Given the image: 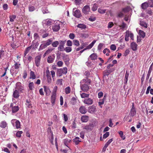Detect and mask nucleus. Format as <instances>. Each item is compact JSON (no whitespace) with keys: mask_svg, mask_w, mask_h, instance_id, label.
<instances>
[{"mask_svg":"<svg viewBox=\"0 0 153 153\" xmlns=\"http://www.w3.org/2000/svg\"><path fill=\"white\" fill-rule=\"evenodd\" d=\"M47 46L46 45L44 42L41 44L40 46L39 51H40L46 48Z\"/></svg>","mask_w":153,"mask_h":153,"instance_id":"obj_34","label":"nucleus"},{"mask_svg":"<svg viewBox=\"0 0 153 153\" xmlns=\"http://www.w3.org/2000/svg\"><path fill=\"white\" fill-rule=\"evenodd\" d=\"M0 127L2 128H6L7 127V124L5 121H2L0 123Z\"/></svg>","mask_w":153,"mask_h":153,"instance_id":"obj_21","label":"nucleus"},{"mask_svg":"<svg viewBox=\"0 0 153 153\" xmlns=\"http://www.w3.org/2000/svg\"><path fill=\"white\" fill-rule=\"evenodd\" d=\"M16 16L15 15H13L12 16H10L9 17L10 19V21L11 22H13L14 21V19L16 18Z\"/></svg>","mask_w":153,"mask_h":153,"instance_id":"obj_44","label":"nucleus"},{"mask_svg":"<svg viewBox=\"0 0 153 153\" xmlns=\"http://www.w3.org/2000/svg\"><path fill=\"white\" fill-rule=\"evenodd\" d=\"M83 102L85 104L91 105L93 103V100L91 98L88 97L85 98Z\"/></svg>","mask_w":153,"mask_h":153,"instance_id":"obj_12","label":"nucleus"},{"mask_svg":"<svg viewBox=\"0 0 153 153\" xmlns=\"http://www.w3.org/2000/svg\"><path fill=\"white\" fill-rule=\"evenodd\" d=\"M89 95V94H86L85 93H83L80 94L81 97L82 98H87L88 97Z\"/></svg>","mask_w":153,"mask_h":153,"instance_id":"obj_39","label":"nucleus"},{"mask_svg":"<svg viewBox=\"0 0 153 153\" xmlns=\"http://www.w3.org/2000/svg\"><path fill=\"white\" fill-rule=\"evenodd\" d=\"M140 25L141 26L144 27L145 28H146L147 26V24L145 22L143 21H140Z\"/></svg>","mask_w":153,"mask_h":153,"instance_id":"obj_47","label":"nucleus"},{"mask_svg":"<svg viewBox=\"0 0 153 153\" xmlns=\"http://www.w3.org/2000/svg\"><path fill=\"white\" fill-rule=\"evenodd\" d=\"M137 45L135 42H132L131 44V48L133 51L137 50Z\"/></svg>","mask_w":153,"mask_h":153,"instance_id":"obj_20","label":"nucleus"},{"mask_svg":"<svg viewBox=\"0 0 153 153\" xmlns=\"http://www.w3.org/2000/svg\"><path fill=\"white\" fill-rule=\"evenodd\" d=\"M41 56L38 55L36 56L35 58V62L37 67H39L40 64Z\"/></svg>","mask_w":153,"mask_h":153,"instance_id":"obj_11","label":"nucleus"},{"mask_svg":"<svg viewBox=\"0 0 153 153\" xmlns=\"http://www.w3.org/2000/svg\"><path fill=\"white\" fill-rule=\"evenodd\" d=\"M28 87L30 90H32L34 88V84L33 82H31L29 84Z\"/></svg>","mask_w":153,"mask_h":153,"instance_id":"obj_40","label":"nucleus"},{"mask_svg":"<svg viewBox=\"0 0 153 153\" xmlns=\"http://www.w3.org/2000/svg\"><path fill=\"white\" fill-rule=\"evenodd\" d=\"M19 92L18 91L16 90H14L13 96L15 98L17 99L19 96Z\"/></svg>","mask_w":153,"mask_h":153,"instance_id":"obj_19","label":"nucleus"},{"mask_svg":"<svg viewBox=\"0 0 153 153\" xmlns=\"http://www.w3.org/2000/svg\"><path fill=\"white\" fill-rule=\"evenodd\" d=\"M134 9V7L131 4H129L125 8L123 9L122 10H133Z\"/></svg>","mask_w":153,"mask_h":153,"instance_id":"obj_28","label":"nucleus"},{"mask_svg":"<svg viewBox=\"0 0 153 153\" xmlns=\"http://www.w3.org/2000/svg\"><path fill=\"white\" fill-rule=\"evenodd\" d=\"M62 58L63 60L65 62H66L69 61V59L68 56L65 54H62Z\"/></svg>","mask_w":153,"mask_h":153,"instance_id":"obj_30","label":"nucleus"},{"mask_svg":"<svg viewBox=\"0 0 153 153\" xmlns=\"http://www.w3.org/2000/svg\"><path fill=\"white\" fill-rule=\"evenodd\" d=\"M129 76V73L126 71L125 75V77L124 79V84H126L127 83L128 78Z\"/></svg>","mask_w":153,"mask_h":153,"instance_id":"obj_26","label":"nucleus"},{"mask_svg":"<svg viewBox=\"0 0 153 153\" xmlns=\"http://www.w3.org/2000/svg\"><path fill=\"white\" fill-rule=\"evenodd\" d=\"M53 50V49L52 48H49L48 50H47L45 52L47 54H48L51 53L52 51Z\"/></svg>","mask_w":153,"mask_h":153,"instance_id":"obj_52","label":"nucleus"},{"mask_svg":"<svg viewBox=\"0 0 153 153\" xmlns=\"http://www.w3.org/2000/svg\"><path fill=\"white\" fill-rule=\"evenodd\" d=\"M79 112L82 114H85L87 112V109L84 106H81L79 109Z\"/></svg>","mask_w":153,"mask_h":153,"instance_id":"obj_18","label":"nucleus"},{"mask_svg":"<svg viewBox=\"0 0 153 153\" xmlns=\"http://www.w3.org/2000/svg\"><path fill=\"white\" fill-rule=\"evenodd\" d=\"M96 42V40H94L93 41L90 45H89L85 48V50H87L91 49L94 46Z\"/></svg>","mask_w":153,"mask_h":153,"instance_id":"obj_25","label":"nucleus"},{"mask_svg":"<svg viewBox=\"0 0 153 153\" xmlns=\"http://www.w3.org/2000/svg\"><path fill=\"white\" fill-rule=\"evenodd\" d=\"M11 123L14 127H15L17 128L20 127V123L19 121L16 119H13L11 120Z\"/></svg>","mask_w":153,"mask_h":153,"instance_id":"obj_7","label":"nucleus"},{"mask_svg":"<svg viewBox=\"0 0 153 153\" xmlns=\"http://www.w3.org/2000/svg\"><path fill=\"white\" fill-rule=\"evenodd\" d=\"M128 10H123L122 12L119 13L118 14V16L119 17H122L124 16V13L126 12Z\"/></svg>","mask_w":153,"mask_h":153,"instance_id":"obj_38","label":"nucleus"},{"mask_svg":"<svg viewBox=\"0 0 153 153\" xmlns=\"http://www.w3.org/2000/svg\"><path fill=\"white\" fill-rule=\"evenodd\" d=\"M39 45V43L37 42H36L35 40H34L33 41L30 46L33 49L35 50L37 48Z\"/></svg>","mask_w":153,"mask_h":153,"instance_id":"obj_13","label":"nucleus"},{"mask_svg":"<svg viewBox=\"0 0 153 153\" xmlns=\"http://www.w3.org/2000/svg\"><path fill=\"white\" fill-rule=\"evenodd\" d=\"M109 135V133L108 132H107L105 134H104L103 136V138H106Z\"/></svg>","mask_w":153,"mask_h":153,"instance_id":"obj_61","label":"nucleus"},{"mask_svg":"<svg viewBox=\"0 0 153 153\" xmlns=\"http://www.w3.org/2000/svg\"><path fill=\"white\" fill-rule=\"evenodd\" d=\"M77 27L81 29H85L86 28V25L83 24H79L77 25Z\"/></svg>","mask_w":153,"mask_h":153,"instance_id":"obj_42","label":"nucleus"},{"mask_svg":"<svg viewBox=\"0 0 153 153\" xmlns=\"http://www.w3.org/2000/svg\"><path fill=\"white\" fill-rule=\"evenodd\" d=\"M25 105L26 107L28 108L32 107V105L31 103V101L29 100H27L25 103Z\"/></svg>","mask_w":153,"mask_h":153,"instance_id":"obj_29","label":"nucleus"},{"mask_svg":"<svg viewBox=\"0 0 153 153\" xmlns=\"http://www.w3.org/2000/svg\"><path fill=\"white\" fill-rule=\"evenodd\" d=\"M79 137H76L73 140V141L75 143L76 145H78L81 142V141L79 140Z\"/></svg>","mask_w":153,"mask_h":153,"instance_id":"obj_33","label":"nucleus"},{"mask_svg":"<svg viewBox=\"0 0 153 153\" xmlns=\"http://www.w3.org/2000/svg\"><path fill=\"white\" fill-rule=\"evenodd\" d=\"M71 128L73 129H74L76 128V124L75 122V121H73V123L71 125Z\"/></svg>","mask_w":153,"mask_h":153,"instance_id":"obj_49","label":"nucleus"},{"mask_svg":"<svg viewBox=\"0 0 153 153\" xmlns=\"http://www.w3.org/2000/svg\"><path fill=\"white\" fill-rule=\"evenodd\" d=\"M91 83V80L89 78L83 79L80 81V88L82 91L84 92H87L89 89V85Z\"/></svg>","mask_w":153,"mask_h":153,"instance_id":"obj_1","label":"nucleus"},{"mask_svg":"<svg viewBox=\"0 0 153 153\" xmlns=\"http://www.w3.org/2000/svg\"><path fill=\"white\" fill-rule=\"evenodd\" d=\"M71 140L68 139H65L64 140V144L66 146H67L69 143H70Z\"/></svg>","mask_w":153,"mask_h":153,"instance_id":"obj_41","label":"nucleus"},{"mask_svg":"<svg viewBox=\"0 0 153 153\" xmlns=\"http://www.w3.org/2000/svg\"><path fill=\"white\" fill-rule=\"evenodd\" d=\"M82 0H75L74 2L76 5H79L81 3Z\"/></svg>","mask_w":153,"mask_h":153,"instance_id":"obj_58","label":"nucleus"},{"mask_svg":"<svg viewBox=\"0 0 153 153\" xmlns=\"http://www.w3.org/2000/svg\"><path fill=\"white\" fill-rule=\"evenodd\" d=\"M51 23L52 20L49 19L44 20L42 22L43 25L46 28H48L50 25H51Z\"/></svg>","mask_w":153,"mask_h":153,"instance_id":"obj_6","label":"nucleus"},{"mask_svg":"<svg viewBox=\"0 0 153 153\" xmlns=\"http://www.w3.org/2000/svg\"><path fill=\"white\" fill-rule=\"evenodd\" d=\"M110 48L111 50L114 51L116 49V47L115 45L112 44L111 45Z\"/></svg>","mask_w":153,"mask_h":153,"instance_id":"obj_54","label":"nucleus"},{"mask_svg":"<svg viewBox=\"0 0 153 153\" xmlns=\"http://www.w3.org/2000/svg\"><path fill=\"white\" fill-rule=\"evenodd\" d=\"M73 14L75 17L78 18L81 16L80 10H75L74 11H73Z\"/></svg>","mask_w":153,"mask_h":153,"instance_id":"obj_15","label":"nucleus"},{"mask_svg":"<svg viewBox=\"0 0 153 153\" xmlns=\"http://www.w3.org/2000/svg\"><path fill=\"white\" fill-rule=\"evenodd\" d=\"M15 104L13 103L10 104V107L11 108L12 112L13 113H15L19 110V107L18 105H14Z\"/></svg>","mask_w":153,"mask_h":153,"instance_id":"obj_9","label":"nucleus"},{"mask_svg":"<svg viewBox=\"0 0 153 153\" xmlns=\"http://www.w3.org/2000/svg\"><path fill=\"white\" fill-rule=\"evenodd\" d=\"M97 56L96 53H93L90 56L88 59L90 58L92 60H95L97 59Z\"/></svg>","mask_w":153,"mask_h":153,"instance_id":"obj_23","label":"nucleus"},{"mask_svg":"<svg viewBox=\"0 0 153 153\" xmlns=\"http://www.w3.org/2000/svg\"><path fill=\"white\" fill-rule=\"evenodd\" d=\"M136 114V111L135 108L134 106V103H133L132 104V108L131 109L130 112L129 114V115L133 117Z\"/></svg>","mask_w":153,"mask_h":153,"instance_id":"obj_10","label":"nucleus"},{"mask_svg":"<svg viewBox=\"0 0 153 153\" xmlns=\"http://www.w3.org/2000/svg\"><path fill=\"white\" fill-rule=\"evenodd\" d=\"M52 40L51 39H48V40L44 42L46 45L48 46L50 45L52 42Z\"/></svg>","mask_w":153,"mask_h":153,"instance_id":"obj_31","label":"nucleus"},{"mask_svg":"<svg viewBox=\"0 0 153 153\" xmlns=\"http://www.w3.org/2000/svg\"><path fill=\"white\" fill-rule=\"evenodd\" d=\"M142 38H144L145 36V33L143 31L139 30L138 32Z\"/></svg>","mask_w":153,"mask_h":153,"instance_id":"obj_36","label":"nucleus"},{"mask_svg":"<svg viewBox=\"0 0 153 153\" xmlns=\"http://www.w3.org/2000/svg\"><path fill=\"white\" fill-rule=\"evenodd\" d=\"M15 64L10 69V72L13 74L15 75L16 74L17 72L15 70L16 69L18 70L20 66V64L18 63L15 61Z\"/></svg>","mask_w":153,"mask_h":153,"instance_id":"obj_2","label":"nucleus"},{"mask_svg":"<svg viewBox=\"0 0 153 153\" xmlns=\"http://www.w3.org/2000/svg\"><path fill=\"white\" fill-rule=\"evenodd\" d=\"M67 69L66 68L64 67L62 68L59 69L57 70V75L59 76L62 74H65L67 73Z\"/></svg>","mask_w":153,"mask_h":153,"instance_id":"obj_5","label":"nucleus"},{"mask_svg":"<svg viewBox=\"0 0 153 153\" xmlns=\"http://www.w3.org/2000/svg\"><path fill=\"white\" fill-rule=\"evenodd\" d=\"M23 132L22 131H19L17 132L16 135L17 137H21V134Z\"/></svg>","mask_w":153,"mask_h":153,"instance_id":"obj_46","label":"nucleus"},{"mask_svg":"<svg viewBox=\"0 0 153 153\" xmlns=\"http://www.w3.org/2000/svg\"><path fill=\"white\" fill-rule=\"evenodd\" d=\"M60 22L57 21L54 24L53 27L52 29L54 31H57L60 28Z\"/></svg>","mask_w":153,"mask_h":153,"instance_id":"obj_8","label":"nucleus"},{"mask_svg":"<svg viewBox=\"0 0 153 153\" xmlns=\"http://www.w3.org/2000/svg\"><path fill=\"white\" fill-rule=\"evenodd\" d=\"M55 59L54 55L49 56L47 59V62L49 63H51L53 62Z\"/></svg>","mask_w":153,"mask_h":153,"instance_id":"obj_17","label":"nucleus"},{"mask_svg":"<svg viewBox=\"0 0 153 153\" xmlns=\"http://www.w3.org/2000/svg\"><path fill=\"white\" fill-rule=\"evenodd\" d=\"M56 94H52V95L51 97V103L54 104L55 102L56 99Z\"/></svg>","mask_w":153,"mask_h":153,"instance_id":"obj_24","label":"nucleus"},{"mask_svg":"<svg viewBox=\"0 0 153 153\" xmlns=\"http://www.w3.org/2000/svg\"><path fill=\"white\" fill-rule=\"evenodd\" d=\"M71 88L70 87L68 86L65 89V91L66 94H68L71 92Z\"/></svg>","mask_w":153,"mask_h":153,"instance_id":"obj_35","label":"nucleus"},{"mask_svg":"<svg viewBox=\"0 0 153 153\" xmlns=\"http://www.w3.org/2000/svg\"><path fill=\"white\" fill-rule=\"evenodd\" d=\"M119 134L122 139L125 140V137L123 135V132L122 131H120L119 132Z\"/></svg>","mask_w":153,"mask_h":153,"instance_id":"obj_48","label":"nucleus"},{"mask_svg":"<svg viewBox=\"0 0 153 153\" xmlns=\"http://www.w3.org/2000/svg\"><path fill=\"white\" fill-rule=\"evenodd\" d=\"M43 88L45 92L46 93V94L47 96H49L50 95L51 91L49 88L46 86H44Z\"/></svg>","mask_w":153,"mask_h":153,"instance_id":"obj_16","label":"nucleus"},{"mask_svg":"<svg viewBox=\"0 0 153 153\" xmlns=\"http://www.w3.org/2000/svg\"><path fill=\"white\" fill-rule=\"evenodd\" d=\"M66 40L62 41L59 40V46L58 47V49L60 51H65V45L66 43Z\"/></svg>","mask_w":153,"mask_h":153,"instance_id":"obj_4","label":"nucleus"},{"mask_svg":"<svg viewBox=\"0 0 153 153\" xmlns=\"http://www.w3.org/2000/svg\"><path fill=\"white\" fill-rule=\"evenodd\" d=\"M59 41H56L52 43V45L54 47H56L59 44Z\"/></svg>","mask_w":153,"mask_h":153,"instance_id":"obj_43","label":"nucleus"},{"mask_svg":"<svg viewBox=\"0 0 153 153\" xmlns=\"http://www.w3.org/2000/svg\"><path fill=\"white\" fill-rule=\"evenodd\" d=\"M85 134V131H82L80 133V137L82 139H83L84 138Z\"/></svg>","mask_w":153,"mask_h":153,"instance_id":"obj_62","label":"nucleus"},{"mask_svg":"<svg viewBox=\"0 0 153 153\" xmlns=\"http://www.w3.org/2000/svg\"><path fill=\"white\" fill-rule=\"evenodd\" d=\"M72 51V48L70 47H66L65 48V51L67 53H69Z\"/></svg>","mask_w":153,"mask_h":153,"instance_id":"obj_45","label":"nucleus"},{"mask_svg":"<svg viewBox=\"0 0 153 153\" xmlns=\"http://www.w3.org/2000/svg\"><path fill=\"white\" fill-rule=\"evenodd\" d=\"M73 42H74V45H76L77 46H78L79 45V41L75 39L73 40Z\"/></svg>","mask_w":153,"mask_h":153,"instance_id":"obj_51","label":"nucleus"},{"mask_svg":"<svg viewBox=\"0 0 153 153\" xmlns=\"http://www.w3.org/2000/svg\"><path fill=\"white\" fill-rule=\"evenodd\" d=\"M57 89V87L55 86L53 90L52 94H56V92Z\"/></svg>","mask_w":153,"mask_h":153,"instance_id":"obj_55","label":"nucleus"},{"mask_svg":"<svg viewBox=\"0 0 153 153\" xmlns=\"http://www.w3.org/2000/svg\"><path fill=\"white\" fill-rule=\"evenodd\" d=\"M84 74L86 76V78H88L91 76L90 72L88 71H86L84 73Z\"/></svg>","mask_w":153,"mask_h":153,"instance_id":"obj_37","label":"nucleus"},{"mask_svg":"<svg viewBox=\"0 0 153 153\" xmlns=\"http://www.w3.org/2000/svg\"><path fill=\"white\" fill-rule=\"evenodd\" d=\"M96 111V107L94 105L91 106L89 107L88 112L91 114L94 113Z\"/></svg>","mask_w":153,"mask_h":153,"instance_id":"obj_14","label":"nucleus"},{"mask_svg":"<svg viewBox=\"0 0 153 153\" xmlns=\"http://www.w3.org/2000/svg\"><path fill=\"white\" fill-rule=\"evenodd\" d=\"M36 78V76L34 73L33 71H31L30 73V79H34Z\"/></svg>","mask_w":153,"mask_h":153,"instance_id":"obj_32","label":"nucleus"},{"mask_svg":"<svg viewBox=\"0 0 153 153\" xmlns=\"http://www.w3.org/2000/svg\"><path fill=\"white\" fill-rule=\"evenodd\" d=\"M104 45V44L103 43H100L98 46V50L99 51H100L101 49L102 48Z\"/></svg>","mask_w":153,"mask_h":153,"instance_id":"obj_53","label":"nucleus"},{"mask_svg":"<svg viewBox=\"0 0 153 153\" xmlns=\"http://www.w3.org/2000/svg\"><path fill=\"white\" fill-rule=\"evenodd\" d=\"M4 51L3 50L0 51V59H1L4 56Z\"/></svg>","mask_w":153,"mask_h":153,"instance_id":"obj_60","label":"nucleus"},{"mask_svg":"<svg viewBox=\"0 0 153 153\" xmlns=\"http://www.w3.org/2000/svg\"><path fill=\"white\" fill-rule=\"evenodd\" d=\"M83 129L86 130H87L91 129L90 125H87L85 126L83 128Z\"/></svg>","mask_w":153,"mask_h":153,"instance_id":"obj_64","label":"nucleus"},{"mask_svg":"<svg viewBox=\"0 0 153 153\" xmlns=\"http://www.w3.org/2000/svg\"><path fill=\"white\" fill-rule=\"evenodd\" d=\"M15 90L20 93H23L24 87L21 82H18L16 84Z\"/></svg>","mask_w":153,"mask_h":153,"instance_id":"obj_3","label":"nucleus"},{"mask_svg":"<svg viewBox=\"0 0 153 153\" xmlns=\"http://www.w3.org/2000/svg\"><path fill=\"white\" fill-rule=\"evenodd\" d=\"M88 116L86 115H83L81 117V120L82 122H86L88 121Z\"/></svg>","mask_w":153,"mask_h":153,"instance_id":"obj_22","label":"nucleus"},{"mask_svg":"<svg viewBox=\"0 0 153 153\" xmlns=\"http://www.w3.org/2000/svg\"><path fill=\"white\" fill-rule=\"evenodd\" d=\"M114 25L113 23L112 22H109L108 24V28H111Z\"/></svg>","mask_w":153,"mask_h":153,"instance_id":"obj_59","label":"nucleus"},{"mask_svg":"<svg viewBox=\"0 0 153 153\" xmlns=\"http://www.w3.org/2000/svg\"><path fill=\"white\" fill-rule=\"evenodd\" d=\"M96 18L94 16H91L88 18V20L90 21L94 22Z\"/></svg>","mask_w":153,"mask_h":153,"instance_id":"obj_57","label":"nucleus"},{"mask_svg":"<svg viewBox=\"0 0 153 153\" xmlns=\"http://www.w3.org/2000/svg\"><path fill=\"white\" fill-rule=\"evenodd\" d=\"M148 7H149V4H148V2H144L141 5V8L143 10H145Z\"/></svg>","mask_w":153,"mask_h":153,"instance_id":"obj_27","label":"nucleus"},{"mask_svg":"<svg viewBox=\"0 0 153 153\" xmlns=\"http://www.w3.org/2000/svg\"><path fill=\"white\" fill-rule=\"evenodd\" d=\"M63 81L62 79H58L57 81V83L58 85H62V81Z\"/></svg>","mask_w":153,"mask_h":153,"instance_id":"obj_56","label":"nucleus"},{"mask_svg":"<svg viewBox=\"0 0 153 153\" xmlns=\"http://www.w3.org/2000/svg\"><path fill=\"white\" fill-rule=\"evenodd\" d=\"M148 4H149V7H153V0H149L148 1Z\"/></svg>","mask_w":153,"mask_h":153,"instance_id":"obj_50","label":"nucleus"},{"mask_svg":"<svg viewBox=\"0 0 153 153\" xmlns=\"http://www.w3.org/2000/svg\"><path fill=\"white\" fill-rule=\"evenodd\" d=\"M67 45L68 46H71L72 45V41L70 40H68L67 41Z\"/></svg>","mask_w":153,"mask_h":153,"instance_id":"obj_63","label":"nucleus"}]
</instances>
